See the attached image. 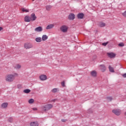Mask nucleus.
Returning a JSON list of instances; mask_svg holds the SVG:
<instances>
[{
    "mask_svg": "<svg viewBox=\"0 0 126 126\" xmlns=\"http://www.w3.org/2000/svg\"><path fill=\"white\" fill-rule=\"evenodd\" d=\"M35 32H42L43 31V28L42 27H38L34 29Z\"/></svg>",
    "mask_w": 126,
    "mask_h": 126,
    "instance_id": "obj_12",
    "label": "nucleus"
},
{
    "mask_svg": "<svg viewBox=\"0 0 126 126\" xmlns=\"http://www.w3.org/2000/svg\"><path fill=\"white\" fill-rule=\"evenodd\" d=\"M30 126H39V124H38V122H31L30 123Z\"/></svg>",
    "mask_w": 126,
    "mask_h": 126,
    "instance_id": "obj_17",
    "label": "nucleus"
},
{
    "mask_svg": "<svg viewBox=\"0 0 126 126\" xmlns=\"http://www.w3.org/2000/svg\"><path fill=\"white\" fill-rule=\"evenodd\" d=\"M14 68H15L16 69H19L21 68V65L19 64H17L15 65Z\"/></svg>",
    "mask_w": 126,
    "mask_h": 126,
    "instance_id": "obj_21",
    "label": "nucleus"
},
{
    "mask_svg": "<svg viewBox=\"0 0 126 126\" xmlns=\"http://www.w3.org/2000/svg\"><path fill=\"white\" fill-rule=\"evenodd\" d=\"M61 84H62V86L63 87H64V86H65V83H64V81H63L61 83Z\"/></svg>",
    "mask_w": 126,
    "mask_h": 126,
    "instance_id": "obj_31",
    "label": "nucleus"
},
{
    "mask_svg": "<svg viewBox=\"0 0 126 126\" xmlns=\"http://www.w3.org/2000/svg\"><path fill=\"white\" fill-rule=\"evenodd\" d=\"M3 28L1 27H0V31H1L2 30Z\"/></svg>",
    "mask_w": 126,
    "mask_h": 126,
    "instance_id": "obj_36",
    "label": "nucleus"
},
{
    "mask_svg": "<svg viewBox=\"0 0 126 126\" xmlns=\"http://www.w3.org/2000/svg\"><path fill=\"white\" fill-rule=\"evenodd\" d=\"M75 18V15L73 13H70L68 16V19L69 20H73Z\"/></svg>",
    "mask_w": 126,
    "mask_h": 126,
    "instance_id": "obj_8",
    "label": "nucleus"
},
{
    "mask_svg": "<svg viewBox=\"0 0 126 126\" xmlns=\"http://www.w3.org/2000/svg\"><path fill=\"white\" fill-rule=\"evenodd\" d=\"M53 107H54L53 104H47L45 105L42 106L41 109H42V110L45 111H49V110H51V109H52Z\"/></svg>",
    "mask_w": 126,
    "mask_h": 126,
    "instance_id": "obj_2",
    "label": "nucleus"
},
{
    "mask_svg": "<svg viewBox=\"0 0 126 126\" xmlns=\"http://www.w3.org/2000/svg\"><path fill=\"white\" fill-rule=\"evenodd\" d=\"M109 71H110V72H115V70H114V68H113L110 65H109Z\"/></svg>",
    "mask_w": 126,
    "mask_h": 126,
    "instance_id": "obj_23",
    "label": "nucleus"
},
{
    "mask_svg": "<svg viewBox=\"0 0 126 126\" xmlns=\"http://www.w3.org/2000/svg\"><path fill=\"white\" fill-rule=\"evenodd\" d=\"M107 55L111 59H113L116 57V54L114 53H107Z\"/></svg>",
    "mask_w": 126,
    "mask_h": 126,
    "instance_id": "obj_13",
    "label": "nucleus"
},
{
    "mask_svg": "<svg viewBox=\"0 0 126 126\" xmlns=\"http://www.w3.org/2000/svg\"><path fill=\"white\" fill-rule=\"evenodd\" d=\"M108 45V42L102 43V46H107Z\"/></svg>",
    "mask_w": 126,
    "mask_h": 126,
    "instance_id": "obj_32",
    "label": "nucleus"
},
{
    "mask_svg": "<svg viewBox=\"0 0 126 126\" xmlns=\"http://www.w3.org/2000/svg\"><path fill=\"white\" fill-rule=\"evenodd\" d=\"M34 101L35 100L33 98L30 99L29 100V104H33V103H34Z\"/></svg>",
    "mask_w": 126,
    "mask_h": 126,
    "instance_id": "obj_26",
    "label": "nucleus"
},
{
    "mask_svg": "<svg viewBox=\"0 0 126 126\" xmlns=\"http://www.w3.org/2000/svg\"><path fill=\"white\" fill-rule=\"evenodd\" d=\"M112 112H113L115 115H116V116H120L122 113V111L120 109H113L112 110Z\"/></svg>",
    "mask_w": 126,
    "mask_h": 126,
    "instance_id": "obj_5",
    "label": "nucleus"
},
{
    "mask_svg": "<svg viewBox=\"0 0 126 126\" xmlns=\"http://www.w3.org/2000/svg\"><path fill=\"white\" fill-rule=\"evenodd\" d=\"M32 0V1H34V0Z\"/></svg>",
    "mask_w": 126,
    "mask_h": 126,
    "instance_id": "obj_38",
    "label": "nucleus"
},
{
    "mask_svg": "<svg viewBox=\"0 0 126 126\" xmlns=\"http://www.w3.org/2000/svg\"><path fill=\"white\" fill-rule=\"evenodd\" d=\"M123 77L126 78V73L123 74Z\"/></svg>",
    "mask_w": 126,
    "mask_h": 126,
    "instance_id": "obj_35",
    "label": "nucleus"
},
{
    "mask_svg": "<svg viewBox=\"0 0 126 126\" xmlns=\"http://www.w3.org/2000/svg\"><path fill=\"white\" fill-rule=\"evenodd\" d=\"M30 92H31V90L30 89H26L24 90V93L26 94H28V93H30Z\"/></svg>",
    "mask_w": 126,
    "mask_h": 126,
    "instance_id": "obj_24",
    "label": "nucleus"
},
{
    "mask_svg": "<svg viewBox=\"0 0 126 126\" xmlns=\"http://www.w3.org/2000/svg\"><path fill=\"white\" fill-rule=\"evenodd\" d=\"M125 115H126V112L125 113Z\"/></svg>",
    "mask_w": 126,
    "mask_h": 126,
    "instance_id": "obj_39",
    "label": "nucleus"
},
{
    "mask_svg": "<svg viewBox=\"0 0 126 126\" xmlns=\"http://www.w3.org/2000/svg\"><path fill=\"white\" fill-rule=\"evenodd\" d=\"M48 39V36L46 34L42 35V41H46Z\"/></svg>",
    "mask_w": 126,
    "mask_h": 126,
    "instance_id": "obj_19",
    "label": "nucleus"
},
{
    "mask_svg": "<svg viewBox=\"0 0 126 126\" xmlns=\"http://www.w3.org/2000/svg\"><path fill=\"white\" fill-rule=\"evenodd\" d=\"M62 122H66V121H65V120H64V119H62Z\"/></svg>",
    "mask_w": 126,
    "mask_h": 126,
    "instance_id": "obj_37",
    "label": "nucleus"
},
{
    "mask_svg": "<svg viewBox=\"0 0 126 126\" xmlns=\"http://www.w3.org/2000/svg\"><path fill=\"white\" fill-rule=\"evenodd\" d=\"M122 15H123V16H124V17H126V11H125V12H124L123 13H122Z\"/></svg>",
    "mask_w": 126,
    "mask_h": 126,
    "instance_id": "obj_30",
    "label": "nucleus"
},
{
    "mask_svg": "<svg viewBox=\"0 0 126 126\" xmlns=\"http://www.w3.org/2000/svg\"><path fill=\"white\" fill-rule=\"evenodd\" d=\"M55 101H56V99H53L51 100H49L50 103H52V102H55Z\"/></svg>",
    "mask_w": 126,
    "mask_h": 126,
    "instance_id": "obj_33",
    "label": "nucleus"
},
{
    "mask_svg": "<svg viewBox=\"0 0 126 126\" xmlns=\"http://www.w3.org/2000/svg\"><path fill=\"white\" fill-rule=\"evenodd\" d=\"M53 27H55V24H51L50 25H48L46 27V30H49V29H52Z\"/></svg>",
    "mask_w": 126,
    "mask_h": 126,
    "instance_id": "obj_10",
    "label": "nucleus"
},
{
    "mask_svg": "<svg viewBox=\"0 0 126 126\" xmlns=\"http://www.w3.org/2000/svg\"><path fill=\"white\" fill-rule=\"evenodd\" d=\"M91 75L93 77H96V76H97V72L95 70L92 71L91 72Z\"/></svg>",
    "mask_w": 126,
    "mask_h": 126,
    "instance_id": "obj_16",
    "label": "nucleus"
},
{
    "mask_svg": "<svg viewBox=\"0 0 126 126\" xmlns=\"http://www.w3.org/2000/svg\"><path fill=\"white\" fill-rule=\"evenodd\" d=\"M17 76H18L17 73L8 74L5 77V80L7 82H12L15 79V77H17Z\"/></svg>",
    "mask_w": 126,
    "mask_h": 126,
    "instance_id": "obj_1",
    "label": "nucleus"
},
{
    "mask_svg": "<svg viewBox=\"0 0 126 126\" xmlns=\"http://www.w3.org/2000/svg\"><path fill=\"white\" fill-rule=\"evenodd\" d=\"M99 69L102 72L106 71V66H105L104 65H100Z\"/></svg>",
    "mask_w": 126,
    "mask_h": 126,
    "instance_id": "obj_9",
    "label": "nucleus"
},
{
    "mask_svg": "<svg viewBox=\"0 0 126 126\" xmlns=\"http://www.w3.org/2000/svg\"><path fill=\"white\" fill-rule=\"evenodd\" d=\"M39 79L42 81H44L45 80H47V76L46 75H43V74L39 76Z\"/></svg>",
    "mask_w": 126,
    "mask_h": 126,
    "instance_id": "obj_6",
    "label": "nucleus"
},
{
    "mask_svg": "<svg viewBox=\"0 0 126 126\" xmlns=\"http://www.w3.org/2000/svg\"><path fill=\"white\" fill-rule=\"evenodd\" d=\"M35 41L37 43H40V42H42V38H41L40 37H36L35 38Z\"/></svg>",
    "mask_w": 126,
    "mask_h": 126,
    "instance_id": "obj_20",
    "label": "nucleus"
},
{
    "mask_svg": "<svg viewBox=\"0 0 126 126\" xmlns=\"http://www.w3.org/2000/svg\"><path fill=\"white\" fill-rule=\"evenodd\" d=\"M107 99L108 101H111L113 100V97L112 96H108L107 97Z\"/></svg>",
    "mask_w": 126,
    "mask_h": 126,
    "instance_id": "obj_27",
    "label": "nucleus"
},
{
    "mask_svg": "<svg viewBox=\"0 0 126 126\" xmlns=\"http://www.w3.org/2000/svg\"><path fill=\"white\" fill-rule=\"evenodd\" d=\"M77 17L79 19H82L84 17V14L82 13H79L77 15Z\"/></svg>",
    "mask_w": 126,
    "mask_h": 126,
    "instance_id": "obj_14",
    "label": "nucleus"
},
{
    "mask_svg": "<svg viewBox=\"0 0 126 126\" xmlns=\"http://www.w3.org/2000/svg\"><path fill=\"white\" fill-rule=\"evenodd\" d=\"M7 106H8V103L7 102H4L1 105V107L2 109L7 108Z\"/></svg>",
    "mask_w": 126,
    "mask_h": 126,
    "instance_id": "obj_15",
    "label": "nucleus"
},
{
    "mask_svg": "<svg viewBox=\"0 0 126 126\" xmlns=\"http://www.w3.org/2000/svg\"><path fill=\"white\" fill-rule=\"evenodd\" d=\"M24 20L25 22H30L31 21V17L29 16H26L25 17Z\"/></svg>",
    "mask_w": 126,
    "mask_h": 126,
    "instance_id": "obj_11",
    "label": "nucleus"
},
{
    "mask_svg": "<svg viewBox=\"0 0 126 126\" xmlns=\"http://www.w3.org/2000/svg\"><path fill=\"white\" fill-rule=\"evenodd\" d=\"M51 7H52L51 6L48 5V6H46V8L47 10H50V9H51Z\"/></svg>",
    "mask_w": 126,
    "mask_h": 126,
    "instance_id": "obj_29",
    "label": "nucleus"
},
{
    "mask_svg": "<svg viewBox=\"0 0 126 126\" xmlns=\"http://www.w3.org/2000/svg\"><path fill=\"white\" fill-rule=\"evenodd\" d=\"M60 90H59L58 88H54L53 90H52L51 92H52V93H57V92H58V91H59Z\"/></svg>",
    "mask_w": 126,
    "mask_h": 126,
    "instance_id": "obj_22",
    "label": "nucleus"
},
{
    "mask_svg": "<svg viewBox=\"0 0 126 126\" xmlns=\"http://www.w3.org/2000/svg\"><path fill=\"white\" fill-rule=\"evenodd\" d=\"M24 47L25 49H32L33 48V44H32L31 43L27 42L24 44Z\"/></svg>",
    "mask_w": 126,
    "mask_h": 126,
    "instance_id": "obj_3",
    "label": "nucleus"
},
{
    "mask_svg": "<svg viewBox=\"0 0 126 126\" xmlns=\"http://www.w3.org/2000/svg\"><path fill=\"white\" fill-rule=\"evenodd\" d=\"M36 19H37V17L35 15V14H32L31 16V21H35Z\"/></svg>",
    "mask_w": 126,
    "mask_h": 126,
    "instance_id": "obj_7",
    "label": "nucleus"
},
{
    "mask_svg": "<svg viewBox=\"0 0 126 126\" xmlns=\"http://www.w3.org/2000/svg\"><path fill=\"white\" fill-rule=\"evenodd\" d=\"M119 47H124L125 46V44L123 42H121L118 44Z\"/></svg>",
    "mask_w": 126,
    "mask_h": 126,
    "instance_id": "obj_28",
    "label": "nucleus"
},
{
    "mask_svg": "<svg viewBox=\"0 0 126 126\" xmlns=\"http://www.w3.org/2000/svg\"><path fill=\"white\" fill-rule=\"evenodd\" d=\"M98 26L99 27H105L106 26V23L101 22L99 23Z\"/></svg>",
    "mask_w": 126,
    "mask_h": 126,
    "instance_id": "obj_18",
    "label": "nucleus"
},
{
    "mask_svg": "<svg viewBox=\"0 0 126 126\" xmlns=\"http://www.w3.org/2000/svg\"><path fill=\"white\" fill-rule=\"evenodd\" d=\"M22 11L23 12H29V10L28 9H25L24 8H22Z\"/></svg>",
    "mask_w": 126,
    "mask_h": 126,
    "instance_id": "obj_25",
    "label": "nucleus"
},
{
    "mask_svg": "<svg viewBox=\"0 0 126 126\" xmlns=\"http://www.w3.org/2000/svg\"><path fill=\"white\" fill-rule=\"evenodd\" d=\"M67 29H68V28L66 26H62L60 28L61 31H62V32H63V33H65L67 32Z\"/></svg>",
    "mask_w": 126,
    "mask_h": 126,
    "instance_id": "obj_4",
    "label": "nucleus"
},
{
    "mask_svg": "<svg viewBox=\"0 0 126 126\" xmlns=\"http://www.w3.org/2000/svg\"><path fill=\"white\" fill-rule=\"evenodd\" d=\"M32 110H33V111H37V108H33Z\"/></svg>",
    "mask_w": 126,
    "mask_h": 126,
    "instance_id": "obj_34",
    "label": "nucleus"
}]
</instances>
